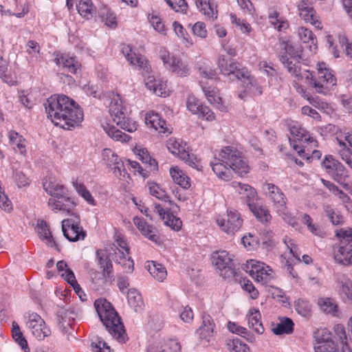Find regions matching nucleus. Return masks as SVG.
I'll return each instance as SVG.
<instances>
[{
    "label": "nucleus",
    "mask_w": 352,
    "mask_h": 352,
    "mask_svg": "<svg viewBox=\"0 0 352 352\" xmlns=\"http://www.w3.org/2000/svg\"><path fill=\"white\" fill-rule=\"evenodd\" d=\"M324 212L325 216L329 219L333 225L340 226L344 223V217L339 210L333 208L329 205H325L324 206Z\"/></svg>",
    "instance_id": "nucleus-43"
},
{
    "label": "nucleus",
    "mask_w": 352,
    "mask_h": 352,
    "mask_svg": "<svg viewBox=\"0 0 352 352\" xmlns=\"http://www.w3.org/2000/svg\"><path fill=\"white\" fill-rule=\"evenodd\" d=\"M336 140L342 149L346 150L352 154V132L340 131L337 133Z\"/></svg>",
    "instance_id": "nucleus-42"
},
{
    "label": "nucleus",
    "mask_w": 352,
    "mask_h": 352,
    "mask_svg": "<svg viewBox=\"0 0 352 352\" xmlns=\"http://www.w3.org/2000/svg\"><path fill=\"white\" fill-rule=\"evenodd\" d=\"M9 138L10 142L14 145V151L20 154L25 155L26 153L25 139L15 131L10 132Z\"/></svg>",
    "instance_id": "nucleus-45"
},
{
    "label": "nucleus",
    "mask_w": 352,
    "mask_h": 352,
    "mask_svg": "<svg viewBox=\"0 0 352 352\" xmlns=\"http://www.w3.org/2000/svg\"><path fill=\"white\" fill-rule=\"evenodd\" d=\"M57 316L59 323H61L65 327V324L69 326L72 325V322L74 320L75 317L77 316V314L72 308H63L58 310Z\"/></svg>",
    "instance_id": "nucleus-47"
},
{
    "label": "nucleus",
    "mask_w": 352,
    "mask_h": 352,
    "mask_svg": "<svg viewBox=\"0 0 352 352\" xmlns=\"http://www.w3.org/2000/svg\"><path fill=\"white\" fill-rule=\"evenodd\" d=\"M298 35L300 41L305 45V47L313 52L317 49V39L314 34L305 27L298 28Z\"/></svg>",
    "instance_id": "nucleus-30"
},
{
    "label": "nucleus",
    "mask_w": 352,
    "mask_h": 352,
    "mask_svg": "<svg viewBox=\"0 0 352 352\" xmlns=\"http://www.w3.org/2000/svg\"><path fill=\"white\" fill-rule=\"evenodd\" d=\"M300 16L307 23H310L316 29L321 30L322 28L321 22L316 15V12L313 8L306 7L300 9Z\"/></svg>",
    "instance_id": "nucleus-34"
},
{
    "label": "nucleus",
    "mask_w": 352,
    "mask_h": 352,
    "mask_svg": "<svg viewBox=\"0 0 352 352\" xmlns=\"http://www.w3.org/2000/svg\"><path fill=\"white\" fill-rule=\"evenodd\" d=\"M102 159L107 162L108 166L112 170L116 177L119 179L127 182L130 178L129 174L126 172L124 164L118 155L110 148H104L102 153Z\"/></svg>",
    "instance_id": "nucleus-12"
},
{
    "label": "nucleus",
    "mask_w": 352,
    "mask_h": 352,
    "mask_svg": "<svg viewBox=\"0 0 352 352\" xmlns=\"http://www.w3.org/2000/svg\"><path fill=\"white\" fill-rule=\"evenodd\" d=\"M248 273L256 281L267 284L274 277L272 270L266 264L255 260L248 262Z\"/></svg>",
    "instance_id": "nucleus-13"
},
{
    "label": "nucleus",
    "mask_w": 352,
    "mask_h": 352,
    "mask_svg": "<svg viewBox=\"0 0 352 352\" xmlns=\"http://www.w3.org/2000/svg\"><path fill=\"white\" fill-rule=\"evenodd\" d=\"M196 5L203 14L210 18H217V10L208 0H196Z\"/></svg>",
    "instance_id": "nucleus-48"
},
{
    "label": "nucleus",
    "mask_w": 352,
    "mask_h": 352,
    "mask_svg": "<svg viewBox=\"0 0 352 352\" xmlns=\"http://www.w3.org/2000/svg\"><path fill=\"white\" fill-rule=\"evenodd\" d=\"M160 57L164 66L179 76H186L189 74L188 65L174 56H170L168 52L165 49L160 50Z\"/></svg>",
    "instance_id": "nucleus-15"
},
{
    "label": "nucleus",
    "mask_w": 352,
    "mask_h": 352,
    "mask_svg": "<svg viewBox=\"0 0 352 352\" xmlns=\"http://www.w3.org/2000/svg\"><path fill=\"white\" fill-rule=\"evenodd\" d=\"M283 241L286 245L287 248L289 250V252L296 258L298 261H300V252L298 245L295 243L294 241L287 236H285Z\"/></svg>",
    "instance_id": "nucleus-63"
},
{
    "label": "nucleus",
    "mask_w": 352,
    "mask_h": 352,
    "mask_svg": "<svg viewBox=\"0 0 352 352\" xmlns=\"http://www.w3.org/2000/svg\"><path fill=\"white\" fill-rule=\"evenodd\" d=\"M202 322L199 328L196 331L199 338L201 340L210 341V338L213 336L215 324L212 318L208 314H202Z\"/></svg>",
    "instance_id": "nucleus-24"
},
{
    "label": "nucleus",
    "mask_w": 352,
    "mask_h": 352,
    "mask_svg": "<svg viewBox=\"0 0 352 352\" xmlns=\"http://www.w3.org/2000/svg\"><path fill=\"white\" fill-rule=\"evenodd\" d=\"M94 307L100 321L113 338L120 343H125L129 338L124 326L111 302L105 298H98L94 302Z\"/></svg>",
    "instance_id": "nucleus-3"
},
{
    "label": "nucleus",
    "mask_w": 352,
    "mask_h": 352,
    "mask_svg": "<svg viewBox=\"0 0 352 352\" xmlns=\"http://www.w3.org/2000/svg\"><path fill=\"white\" fill-rule=\"evenodd\" d=\"M73 186L78 195L85 199L89 204L95 206L96 201L91 196L90 192L87 189L82 183H79L78 181L73 182Z\"/></svg>",
    "instance_id": "nucleus-56"
},
{
    "label": "nucleus",
    "mask_w": 352,
    "mask_h": 352,
    "mask_svg": "<svg viewBox=\"0 0 352 352\" xmlns=\"http://www.w3.org/2000/svg\"><path fill=\"white\" fill-rule=\"evenodd\" d=\"M168 6L177 12L186 13L188 3L185 0H164Z\"/></svg>",
    "instance_id": "nucleus-59"
},
{
    "label": "nucleus",
    "mask_w": 352,
    "mask_h": 352,
    "mask_svg": "<svg viewBox=\"0 0 352 352\" xmlns=\"http://www.w3.org/2000/svg\"><path fill=\"white\" fill-rule=\"evenodd\" d=\"M260 319L261 314L258 310H256L254 309L250 310L248 316V325L258 334H261L264 331V328Z\"/></svg>",
    "instance_id": "nucleus-40"
},
{
    "label": "nucleus",
    "mask_w": 352,
    "mask_h": 352,
    "mask_svg": "<svg viewBox=\"0 0 352 352\" xmlns=\"http://www.w3.org/2000/svg\"><path fill=\"white\" fill-rule=\"evenodd\" d=\"M334 331L342 344V352H352L347 343V336L344 327L341 324H337L334 327Z\"/></svg>",
    "instance_id": "nucleus-52"
},
{
    "label": "nucleus",
    "mask_w": 352,
    "mask_h": 352,
    "mask_svg": "<svg viewBox=\"0 0 352 352\" xmlns=\"http://www.w3.org/2000/svg\"><path fill=\"white\" fill-rule=\"evenodd\" d=\"M45 112L52 122L60 128L72 130L83 120V111L72 98L63 94H54L44 103Z\"/></svg>",
    "instance_id": "nucleus-1"
},
{
    "label": "nucleus",
    "mask_w": 352,
    "mask_h": 352,
    "mask_svg": "<svg viewBox=\"0 0 352 352\" xmlns=\"http://www.w3.org/2000/svg\"><path fill=\"white\" fill-rule=\"evenodd\" d=\"M294 323L291 318L283 317L280 318V322L273 327L272 331L276 335L290 334L293 332Z\"/></svg>",
    "instance_id": "nucleus-39"
},
{
    "label": "nucleus",
    "mask_w": 352,
    "mask_h": 352,
    "mask_svg": "<svg viewBox=\"0 0 352 352\" xmlns=\"http://www.w3.org/2000/svg\"><path fill=\"white\" fill-rule=\"evenodd\" d=\"M109 113L113 123L121 129L131 133L136 131L138 124L128 117L126 107L123 104V101L119 96L111 100L109 105Z\"/></svg>",
    "instance_id": "nucleus-7"
},
{
    "label": "nucleus",
    "mask_w": 352,
    "mask_h": 352,
    "mask_svg": "<svg viewBox=\"0 0 352 352\" xmlns=\"http://www.w3.org/2000/svg\"><path fill=\"white\" fill-rule=\"evenodd\" d=\"M329 175L335 181L340 183L341 185H343L344 187H346L348 186L347 183L349 177V173L340 162L335 167L333 173H331Z\"/></svg>",
    "instance_id": "nucleus-37"
},
{
    "label": "nucleus",
    "mask_w": 352,
    "mask_h": 352,
    "mask_svg": "<svg viewBox=\"0 0 352 352\" xmlns=\"http://www.w3.org/2000/svg\"><path fill=\"white\" fill-rule=\"evenodd\" d=\"M36 231L39 235V237L45 241L46 244L52 248H55L59 251L58 245L52 235L49 226L47 222L44 220H38L36 227Z\"/></svg>",
    "instance_id": "nucleus-26"
},
{
    "label": "nucleus",
    "mask_w": 352,
    "mask_h": 352,
    "mask_svg": "<svg viewBox=\"0 0 352 352\" xmlns=\"http://www.w3.org/2000/svg\"><path fill=\"white\" fill-rule=\"evenodd\" d=\"M264 186L267 197L273 202L276 208L286 205L287 199L278 186L270 183L265 184Z\"/></svg>",
    "instance_id": "nucleus-23"
},
{
    "label": "nucleus",
    "mask_w": 352,
    "mask_h": 352,
    "mask_svg": "<svg viewBox=\"0 0 352 352\" xmlns=\"http://www.w3.org/2000/svg\"><path fill=\"white\" fill-rule=\"evenodd\" d=\"M302 131L298 135L294 136V138H289L291 146L298 152L299 156H301L302 153L306 152V148L308 146L310 148L318 147V141L311 136L306 129Z\"/></svg>",
    "instance_id": "nucleus-16"
},
{
    "label": "nucleus",
    "mask_w": 352,
    "mask_h": 352,
    "mask_svg": "<svg viewBox=\"0 0 352 352\" xmlns=\"http://www.w3.org/2000/svg\"><path fill=\"white\" fill-rule=\"evenodd\" d=\"M170 174L174 182L184 189H188L190 187V178L188 175L178 167H172L170 169Z\"/></svg>",
    "instance_id": "nucleus-36"
},
{
    "label": "nucleus",
    "mask_w": 352,
    "mask_h": 352,
    "mask_svg": "<svg viewBox=\"0 0 352 352\" xmlns=\"http://www.w3.org/2000/svg\"><path fill=\"white\" fill-rule=\"evenodd\" d=\"M76 8L79 14L87 20L91 19L96 14V7L91 0H79Z\"/></svg>",
    "instance_id": "nucleus-35"
},
{
    "label": "nucleus",
    "mask_w": 352,
    "mask_h": 352,
    "mask_svg": "<svg viewBox=\"0 0 352 352\" xmlns=\"http://www.w3.org/2000/svg\"><path fill=\"white\" fill-rule=\"evenodd\" d=\"M133 221L139 231L148 239L156 243L159 242L158 230L155 226L148 224L143 218L138 217H135Z\"/></svg>",
    "instance_id": "nucleus-20"
},
{
    "label": "nucleus",
    "mask_w": 352,
    "mask_h": 352,
    "mask_svg": "<svg viewBox=\"0 0 352 352\" xmlns=\"http://www.w3.org/2000/svg\"><path fill=\"white\" fill-rule=\"evenodd\" d=\"M146 87L158 96H168L166 82L161 79H155L153 76H148L145 82Z\"/></svg>",
    "instance_id": "nucleus-31"
},
{
    "label": "nucleus",
    "mask_w": 352,
    "mask_h": 352,
    "mask_svg": "<svg viewBox=\"0 0 352 352\" xmlns=\"http://www.w3.org/2000/svg\"><path fill=\"white\" fill-rule=\"evenodd\" d=\"M128 302L135 311H140L144 305L140 294L135 289H130L127 292Z\"/></svg>",
    "instance_id": "nucleus-44"
},
{
    "label": "nucleus",
    "mask_w": 352,
    "mask_h": 352,
    "mask_svg": "<svg viewBox=\"0 0 352 352\" xmlns=\"http://www.w3.org/2000/svg\"><path fill=\"white\" fill-rule=\"evenodd\" d=\"M213 172L220 179L228 181L231 178L232 168L238 175L243 177L246 175L250 167L243 159L242 153L233 146H225L210 162Z\"/></svg>",
    "instance_id": "nucleus-2"
},
{
    "label": "nucleus",
    "mask_w": 352,
    "mask_h": 352,
    "mask_svg": "<svg viewBox=\"0 0 352 352\" xmlns=\"http://www.w3.org/2000/svg\"><path fill=\"white\" fill-rule=\"evenodd\" d=\"M43 188L52 197L48 200V206L53 211H63L69 213L76 206L75 202L68 197L67 189L52 177L45 179Z\"/></svg>",
    "instance_id": "nucleus-4"
},
{
    "label": "nucleus",
    "mask_w": 352,
    "mask_h": 352,
    "mask_svg": "<svg viewBox=\"0 0 352 352\" xmlns=\"http://www.w3.org/2000/svg\"><path fill=\"white\" fill-rule=\"evenodd\" d=\"M61 276L68 283H69L74 287L75 292L79 295V292L81 291V288L76 280L74 272L69 268H67Z\"/></svg>",
    "instance_id": "nucleus-61"
},
{
    "label": "nucleus",
    "mask_w": 352,
    "mask_h": 352,
    "mask_svg": "<svg viewBox=\"0 0 352 352\" xmlns=\"http://www.w3.org/2000/svg\"><path fill=\"white\" fill-rule=\"evenodd\" d=\"M280 60L287 68L288 72L296 77L298 80L305 78V74L300 73V63L297 58L290 60L287 55H280Z\"/></svg>",
    "instance_id": "nucleus-29"
},
{
    "label": "nucleus",
    "mask_w": 352,
    "mask_h": 352,
    "mask_svg": "<svg viewBox=\"0 0 352 352\" xmlns=\"http://www.w3.org/2000/svg\"><path fill=\"white\" fill-rule=\"evenodd\" d=\"M315 352H339L338 344L335 342L314 345Z\"/></svg>",
    "instance_id": "nucleus-64"
},
{
    "label": "nucleus",
    "mask_w": 352,
    "mask_h": 352,
    "mask_svg": "<svg viewBox=\"0 0 352 352\" xmlns=\"http://www.w3.org/2000/svg\"><path fill=\"white\" fill-rule=\"evenodd\" d=\"M340 162L333 155H328L323 159L321 163V166L323 170L329 175L331 173H333V169Z\"/></svg>",
    "instance_id": "nucleus-58"
},
{
    "label": "nucleus",
    "mask_w": 352,
    "mask_h": 352,
    "mask_svg": "<svg viewBox=\"0 0 352 352\" xmlns=\"http://www.w3.org/2000/svg\"><path fill=\"white\" fill-rule=\"evenodd\" d=\"M317 304L322 312L333 316L338 315L339 307L335 299L329 297H321L318 299Z\"/></svg>",
    "instance_id": "nucleus-32"
},
{
    "label": "nucleus",
    "mask_w": 352,
    "mask_h": 352,
    "mask_svg": "<svg viewBox=\"0 0 352 352\" xmlns=\"http://www.w3.org/2000/svg\"><path fill=\"white\" fill-rule=\"evenodd\" d=\"M212 263L220 270H226L225 277H234L236 272L234 267L232 256L226 250L216 251L212 254Z\"/></svg>",
    "instance_id": "nucleus-14"
},
{
    "label": "nucleus",
    "mask_w": 352,
    "mask_h": 352,
    "mask_svg": "<svg viewBox=\"0 0 352 352\" xmlns=\"http://www.w3.org/2000/svg\"><path fill=\"white\" fill-rule=\"evenodd\" d=\"M295 309L298 314L303 317H309L311 312V305L309 301L299 298L295 301Z\"/></svg>",
    "instance_id": "nucleus-54"
},
{
    "label": "nucleus",
    "mask_w": 352,
    "mask_h": 352,
    "mask_svg": "<svg viewBox=\"0 0 352 352\" xmlns=\"http://www.w3.org/2000/svg\"><path fill=\"white\" fill-rule=\"evenodd\" d=\"M232 184L233 186L239 190L240 194L243 193V191L248 192L247 197L249 198L248 205L250 210L258 221L262 223H270L272 219V216L269 210L263 206L251 202L250 200V197L253 198L256 195V192L254 188L248 184H243L240 182H232Z\"/></svg>",
    "instance_id": "nucleus-8"
},
{
    "label": "nucleus",
    "mask_w": 352,
    "mask_h": 352,
    "mask_svg": "<svg viewBox=\"0 0 352 352\" xmlns=\"http://www.w3.org/2000/svg\"><path fill=\"white\" fill-rule=\"evenodd\" d=\"M216 222L221 231L227 234L234 235L242 228L243 220L236 210L230 208L227 210L226 214L219 215Z\"/></svg>",
    "instance_id": "nucleus-9"
},
{
    "label": "nucleus",
    "mask_w": 352,
    "mask_h": 352,
    "mask_svg": "<svg viewBox=\"0 0 352 352\" xmlns=\"http://www.w3.org/2000/svg\"><path fill=\"white\" fill-rule=\"evenodd\" d=\"M218 67L223 75H233L239 80V73L242 71L240 64L231 58H227L224 55H220L217 60Z\"/></svg>",
    "instance_id": "nucleus-18"
},
{
    "label": "nucleus",
    "mask_w": 352,
    "mask_h": 352,
    "mask_svg": "<svg viewBox=\"0 0 352 352\" xmlns=\"http://www.w3.org/2000/svg\"><path fill=\"white\" fill-rule=\"evenodd\" d=\"M278 215L289 225L295 228L298 226L297 219L295 216L287 209L286 205L276 208Z\"/></svg>",
    "instance_id": "nucleus-50"
},
{
    "label": "nucleus",
    "mask_w": 352,
    "mask_h": 352,
    "mask_svg": "<svg viewBox=\"0 0 352 352\" xmlns=\"http://www.w3.org/2000/svg\"><path fill=\"white\" fill-rule=\"evenodd\" d=\"M138 155L142 162L147 165L151 171L155 172L157 170V162L155 159L151 158L146 150H140Z\"/></svg>",
    "instance_id": "nucleus-57"
},
{
    "label": "nucleus",
    "mask_w": 352,
    "mask_h": 352,
    "mask_svg": "<svg viewBox=\"0 0 352 352\" xmlns=\"http://www.w3.org/2000/svg\"><path fill=\"white\" fill-rule=\"evenodd\" d=\"M104 130L110 138L117 141L127 142L131 138L129 135L117 129L112 125L107 124V126L104 127Z\"/></svg>",
    "instance_id": "nucleus-49"
},
{
    "label": "nucleus",
    "mask_w": 352,
    "mask_h": 352,
    "mask_svg": "<svg viewBox=\"0 0 352 352\" xmlns=\"http://www.w3.org/2000/svg\"><path fill=\"white\" fill-rule=\"evenodd\" d=\"M179 148L178 151L179 152L175 153V155L189 166L197 168L198 166L197 157L192 153H190L189 148L187 146L186 143L182 142Z\"/></svg>",
    "instance_id": "nucleus-33"
},
{
    "label": "nucleus",
    "mask_w": 352,
    "mask_h": 352,
    "mask_svg": "<svg viewBox=\"0 0 352 352\" xmlns=\"http://www.w3.org/2000/svg\"><path fill=\"white\" fill-rule=\"evenodd\" d=\"M99 16L108 27L114 29L117 26L116 15L109 9L104 8L99 12Z\"/></svg>",
    "instance_id": "nucleus-51"
},
{
    "label": "nucleus",
    "mask_w": 352,
    "mask_h": 352,
    "mask_svg": "<svg viewBox=\"0 0 352 352\" xmlns=\"http://www.w3.org/2000/svg\"><path fill=\"white\" fill-rule=\"evenodd\" d=\"M280 46L283 52H281L280 55H287L290 60L300 57L298 51L295 50L288 42H282Z\"/></svg>",
    "instance_id": "nucleus-62"
},
{
    "label": "nucleus",
    "mask_w": 352,
    "mask_h": 352,
    "mask_svg": "<svg viewBox=\"0 0 352 352\" xmlns=\"http://www.w3.org/2000/svg\"><path fill=\"white\" fill-rule=\"evenodd\" d=\"M241 286L243 290L250 294L252 299H256L258 296V292L251 280L243 278L241 280Z\"/></svg>",
    "instance_id": "nucleus-60"
},
{
    "label": "nucleus",
    "mask_w": 352,
    "mask_h": 352,
    "mask_svg": "<svg viewBox=\"0 0 352 352\" xmlns=\"http://www.w3.org/2000/svg\"><path fill=\"white\" fill-rule=\"evenodd\" d=\"M340 243L334 248V258L338 263L352 264V229H340L336 231Z\"/></svg>",
    "instance_id": "nucleus-6"
},
{
    "label": "nucleus",
    "mask_w": 352,
    "mask_h": 352,
    "mask_svg": "<svg viewBox=\"0 0 352 352\" xmlns=\"http://www.w3.org/2000/svg\"><path fill=\"white\" fill-rule=\"evenodd\" d=\"M306 82L314 87L319 94H326L336 85L337 80L324 63L318 64V72L306 71Z\"/></svg>",
    "instance_id": "nucleus-5"
},
{
    "label": "nucleus",
    "mask_w": 352,
    "mask_h": 352,
    "mask_svg": "<svg viewBox=\"0 0 352 352\" xmlns=\"http://www.w3.org/2000/svg\"><path fill=\"white\" fill-rule=\"evenodd\" d=\"M200 85L208 102L217 108H220L221 98L219 96L216 88L210 86L207 87L204 85V82H200Z\"/></svg>",
    "instance_id": "nucleus-41"
},
{
    "label": "nucleus",
    "mask_w": 352,
    "mask_h": 352,
    "mask_svg": "<svg viewBox=\"0 0 352 352\" xmlns=\"http://www.w3.org/2000/svg\"><path fill=\"white\" fill-rule=\"evenodd\" d=\"M147 268L151 276L157 280L162 282L166 278V270L162 264L151 261L148 263Z\"/></svg>",
    "instance_id": "nucleus-38"
},
{
    "label": "nucleus",
    "mask_w": 352,
    "mask_h": 352,
    "mask_svg": "<svg viewBox=\"0 0 352 352\" xmlns=\"http://www.w3.org/2000/svg\"><path fill=\"white\" fill-rule=\"evenodd\" d=\"M239 80L246 85L245 91L251 93L253 96H260L263 93L262 87L258 85L257 80L252 76L247 69L243 68L239 73Z\"/></svg>",
    "instance_id": "nucleus-21"
},
{
    "label": "nucleus",
    "mask_w": 352,
    "mask_h": 352,
    "mask_svg": "<svg viewBox=\"0 0 352 352\" xmlns=\"http://www.w3.org/2000/svg\"><path fill=\"white\" fill-rule=\"evenodd\" d=\"M56 64L61 66L63 69L68 73L76 74L80 70L81 65L76 56L69 54H63L54 59Z\"/></svg>",
    "instance_id": "nucleus-19"
},
{
    "label": "nucleus",
    "mask_w": 352,
    "mask_h": 352,
    "mask_svg": "<svg viewBox=\"0 0 352 352\" xmlns=\"http://www.w3.org/2000/svg\"><path fill=\"white\" fill-rule=\"evenodd\" d=\"M227 346L231 352H251L249 346L238 338L229 340Z\"/></svg>",
    "instance_id": "nucleus-53"
},
{
    "label": "nucleus",
    "mask_w": 352,
    "mask_h": 352,
    "mask_svg": "<svg viewBox=\"0 0 352 352\" xmlns=\"http://www.w3.org/2000/svg\"><path fill=\"white\" fill-rule=\"evenodd\" d=\"M155 212L158 214L160 217L164 221V224L174 230L181 229L182 222L179 218L176 217L169 211L166 210L160 204H154Z\"/></svg>",
    "instance_id": "nucleus-22"
},
{
    "label": "nucleus",
    "mask_w": 352,
    "mask_h": 352,
    "mask_svg": "<svg viewBox=\"0 0 352 352\" xmlns=\"http://www.w3.org/2000/svg\"><path fill=\"white\" fill-rule=\"evenodd\" d=\"M145 122L148 127L153 128L160 133H170L166 120L162 119L157 113L153 111L147 113L146 114Z\"/></svg>",
    "instance_id": "nucleus-25"
},
{
    "label": "nucleus",
    "mask_w": 352,
    "mask_h": 352,
    "mask_svg": "<svg viewBox=\"0 0 352 352\" xmlns=\"http://www.w3.org/2000/svg\"><path fill=\"white\" fill-rule=\"evenodd\" d=\"M338 283L340 285L339 295L345 302L352 304V282L344 275L338 278Z\"/></svg>",
    "instance_id": "nucleus-27"
},
{
    "label": "nucleus",
    "mask_w": 352,
    "mask_h": 352,
    "mask_svg": "<svg viewBox=\"0 0 352 352\" xmlns=\"http://www.w3.org/2000/svg\"><path fill=\"white\" fill-rule=\"evenodd\" d=\"M314 338L316 341L315 345H321L322 344L335 342L332 333L326 328L317 329L314 332Z\"/></svg>",
    "instance_id": "nucleus-46"
},
{
    "label": "nucleus",
    "mask_w": 352,
    "mask_h": 352,
    "mask_svg": "<svg viewBox=\"0 0 352 352\" xmlns=\"http://www.w3.org/2000/svg\"><path fill=\"white\" fill-rule=\"evenodd\" d=\"M268 18L272 25L278 31H283L289 28L288 21L275 7L269 9Z\"/></svg>",
    "instance_id": "nucleus-28"
},
{
    "label": "nucleus",
    "mask_w": 352,
    "mask_h": 352,
    "mask_svg": "<svg viewBox=\"0 0 352 352\" xmlns=\"http://www.w3.org/2000/svg\"><path fill=\"white\" fill-rule=\"evenodd\" d=\"M122 52L131 65L137 66L142 69L143 75L145 76L150 74L151 67L148 65V61L141 54H136L131 45H123Z\"/></svg>",
    "instance_id": "nucleus-17"
},
{
    "label": "nucleus",
    "mask_w": 352,
    "mask_h": 352,
    "mask_svg": "<svg viewBox=\"0 0 352 352\" xmlns=\"http://www.w3.org/2000/svg\"><path fill=\"white\" fill-rule=\"evenodd\" d=\"M148 190L149 193L153 196L157 198L158 199L163 200L164 201H169L170 200V196L167 195L166 191L163 190L159 185L157 184H149L148 185Z\"/></svg>",
    "instance_id": "nucleus-55"
},
{
    "label": "nucleus",
    "mask_w": 352,
    "mask_h": 352,
    "mask_svg": "<svg viewBox=\"0 0 352 352\" xmlns=\"http://www.w3.org/2000/svg\"><path fill=\"white\" fill-rule=\"evenodd\" d=\"M62 231L64 236L71 242L84 240L87 236L86 231L80 226V220L78 216L63 219Z\"/></svg>",
    "instance_id": "nucleus-10"
},
{
    "label": "nucleus",
    "mask_w": 352,
    "mask_h": 352,
    "mask_svg": "<svg viewBox=\"0 0 352 352\" xmlns=\"http://www.w3.org/2000/svg\"><path fill=\"white\" fill-rule=\"evenodd\" d=\"M25 318L27 327L38 340H44L51 334L50 328L46 326L45 322L38 314L28 313Z\"/></svg>",
    "instance_id": "nucleus-11"
}]
</instances>
